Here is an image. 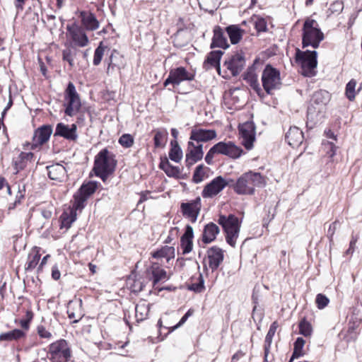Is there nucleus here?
Returning <instances> with one entry per match:
<instances>
[{
	"mask_svg": "<svg viewBox=\"0 0 362 362\" xmlns=\"http://www.w3.org/2000/svg\"><path fill=\"white\" fill-rule=\"evenodd\" d=\"M25 1L26 0H15V7L18 13L23 10Z\"/></svg>",
	"mask_w": 362,
	"mask_h": 362,
	"instance_id": "69168bd1",
	"label": "nucleus"
},
{
	"mask_svg": "<svg viewBox=\"0 0 362 362\" xmlns=\"http://www.w3.org/2000/svg\"><path fill=\"white\" fill-rule=\"evenodd\" d=\"M216 132L214 129H205L199 127H194L190 133V141L199 142H207L216 137Z\"/></svg>",
	"mask_w": 362,
	"mask_h": 362,
	"instance_id": "6ab92c4d",
	"label": "nucleus"
},
{
	"mask_svg": "<svg viewBox=\"0 0 362 362\" xmlns=\"http://www.w3.org/2000/svg\"><path fill=\"white\" fill-rule=\"evenodd\" d=\"M300 334L304 337H310L312 334L313 329L310 322L305 319L299 323Z\"/></svg>",
	"mask_w": 362,
	"mask_h": 362,
	"instance_id": "a18cd8bd",
	"label": "nucleus"
},
{
	"mask_svg": "<svg viewBox=\"0 0 362 362\" xmlns=\"http://www.w3.org/2000/svg\"><path fill=\"white\" fill-rule=\"evenodd\" d=\"M118 143L123 148H129L134 145V139L130 134H124L119 138Z\"/></svg>",
	"mask_w": 362,
	"mask_h": 362,
	"instance_id": "c03bdc74",
	"label": "nucleus"
},
{
	"mask_svg": "<svg viewBox=\"0 0 362 362\" xmlns=\"http://www.w3.org/2000/svg\"><path fill=\"white\" fill-rule=\"evenodd\" d=\"M357 82L355 79H351L346 85L345 95L350 101H354L356 98V87Z\"/></svg>",
	"mask_w": 362,
	"mask_h": 362,
	"instance_id": "a19ab883",
	"label": "nucleus"
},
{
	"mask_svg": "<svg viewBox=\"0 0 362 362\" xmlns=\"http://www.w3.org/2000/svg\"><path fill=\"white\" fill-rule=\"evenodd\" d=\"M194 78L193 74L187 71L185 67L180 66L170 71L168 78L164 81V86L172 84L175 87L179 86L182 81H192Z\"/></svg>",
	"mask_w": 362,
	"mask_h": 362,
	"instance_id": "9b49d317",
	"label": "nucleus"
},
{
	"mask_svg": "<svg viewBox=\"0 0 362 362\" xmlns=\"http://www.w3.org/2000/svg\"><path fill=\"white\" fill-rule=\"evenodd\" d=\"M168 132L166 130H155L153 138L154 146L156 148H163L165 146L167 141Z\"/></svg>",
	"mask_w": 362,
	"mask_h": 362,
	"instance_id": "c9c22d12",
	"label": "nucleus"
},
{
	"mask_svg": "<svg viewBox=\"0 0 362 362\" xmlns=\"http://www.w3.org/2000/svg\"><path fill=\"white\" fill-rule=\"evenodd\" d=\"M81 23L86 30H90V11H81L80 13Z\"/></svg>",
	"mask_w": 362,
	"mask_h": 362,
	"instance_id": "8fccbe9b",
	"label": "nucleus"
},
{
	"mask_svg": "<svg viewBox=\"0 0 362 362\" xmlns=\"http://www.w3.org/2000/svg\"><path fill=\"white\" fill-rule=\"evenodd\" d=\"M40 254L38 250H33L28 255V262L25 265L26 270H32L36 267L40 259Z\"/></svg>",
	"mask_w": 362,
	"mask_h": 362,
	"instance_id": "4c0bfd02",
	"label": "nucleus"
},
{
	"mask_svg": "<svg viewBox=\"0 0 362 362\" xmlns=\"http://www.w3.org/2000/svg\"><path fill=\"white\" fill-rule=\"evenodd\" d=\"M149 313L148 305L144 303H139L135 306V317L137 322L143 321Z\"/></svg>",
	"mask_w": 362,
	"mask_h": 362,
	"instance_id": "e433bc0d",
	"label": "nucleus"
},
{
	"mask_svg": "<svg viewBox=\"0 0 362 362\" xmlns=\"http://www.w3.org/2000/svg\"><path fill=\"white\" fill-rule=\"evenodd\" d=\"M305 340L302 337H298L294 343V348L292 357L289 362L295 358H299L303 355V346L305 345Z\"/></svg>",
	"mask_w": 362,
	"mask_h": 362,
	"instance_id": "58836bf2",
	"label": "nucleus"
},
{
	"mask_svg": "<svg viewBox=\"0 0 362 362\" xmlns=\"http://www.w3.org/2000/svg\"><path fill=\"white\" fill-rule=\"evenodd\" d=\"M67 313L69 319L73 320L74 322H78L81 317L80 303L70 301L67 306Z\"/></svg>",
	"mask_w": 362,
	"mask_h": 362,
	"instance_id": "7c9ffc66",
	"label": "nucleus"
},
{
	"mask_svg": "<svg viewBox=\"0 0 362 362\" xmlns=\"http://www.w3.org/2000/svg\"><path fill=\"white\" fill-rule=\"evenodd\" d=\"M180 209L185 217L189 218L192 223H195L201 209V199L197 197L189 202L182 203Z\"/></svg>",
	"mask_w": 362,
	"mask_h": 362,
	"instance_id": "2eb2a0df",
	"label": "nucleus"
},
{
	"mask_svg": "<svg viewBox=\"0 0 362 362\" xmlns=\"http://www.w3.org/2000/svg\"><path fill=\"white\" fill-rule=\"evenodd\" d=\"M217 222L222 226L226 233L227 243L235 247L240 228L238 218L233 214H229L228 216L220 215Z\"/></svg>",
	"mask_w": 362,
	"mask_h": 362,
	"instance_id": "39448f33",
	"label": "nucleus"
},
{
	"mask_svg": "<svg viewBox=\"0 0 362 362\" xmlns=\"http://www.w3.org/2000/svg\"><path fill=\"white\" fill-rule=\"evenodd\" d=\"M37 332L41 338L50 339L52 337V334L42 325L37 327Z\"/></svg>",
	"mask_w": 362,
	"mask_h": 362,
	"instance_id": "5fc2aeb1",
	"label": "nucleus"
},
{
	"mask_svg": "<svg viewBox=\"0 0 362 362\" xmlns=\"http://www.w3.org/2000/svg\"><path fill=\"white\" fill-rule=\"evenodd\" d=\"M337 224H338V222L337 221H334V222H333L332 223H331L329 225V227L328 230H327V236L329 238L330 240H332V238H333V236L334 235L335 230H336L337 227Z\"/></svg>",
	"mask_w": 362,
	"mask_h": 362,
	"instance_id": "680f3d73",
	"label": "nucleus"
},
{
	"mask_svg": "<svg viewBox=\"0 0 362 362\" xmlns=\"http://www.w3.org/2000/svg\"><path fill=\"white\" fill-rule=\"evenodd\" d=\"M77 212L70 207L66 209L59 217L60 228L69 229L71 224L76 220Z\"/></svg>",
	"mask_w": 362,
	"mask_h": 362,
	"instance_id": "c85d7f7f",
	"label": "nucleus"
},
{
	"mask_svg": "<svg viewBox=\"0 0 362 362\" xmlns=\"http://www.w3.org/2000/svg\"><path fill=\"white\" fill-rule=\"evenodd\" d=\"M228 185V182L222 176H218L204 187L202 195L204 198H212L221 192Z\"/></svg>",
	"mask_w": 362,
	"mask_h": 362,
	"instance_id": "f8f14e48",
	"label": "nucleus"
},
{
	"mask_svg": "<svg viewBox=\"0 0 362 362\" xmlns=\"http://www.w3.org/2000/svg\"><path fill=\"white\" fill-rule=\"evenodd\" d=\"M286 141L293 148L298 147L303 142V132L297 127H291L286 134Z\"/></svg>",
	"mask_w": 362,
	"mask_h": 362,
	"instance_id": "4be33fe9",
	"label": "nucleus"
},
{
	"mask_svg": "<svg viewBox=\"0 0 362 362\" xmlns=\"http://www.w3.org/2000/svg\"><path fill=\"white\" fill-rule=\"evenodd\" d=\"M160 168L162 169L168 176H178L180 173L178 167L173 166L168 161L167 158L161 159L160 163Z\"/></svg>",
	"mask_w": 362,
	"mask_h": 362,
	"instance_id": "f704fd0d",
	"label": "nucleus"
},
{
	"mask_svg": "<svg viewBox=\"0 0 362 362\" xmlns=\"http://www.w3.org/2000/svg\"><path fill=\"white\" fill-rule=\"evenodd\" d=\"M154 258H166L168 261L175 257V248L170 246H164L152 254Z\"/></svg>",
	"mask_w": 362,
	"mask_h": 362,
	"instance_id": "473e14b6",
	"label": "nucleus"
},
{
	"mask_svg": "<svg viewBox=\"0 0 362 362\" xmlns=\"http://www.w3.org/2000/svg\"><path fill=\"white\" fill-rule=\"evenodd\" d=\"M62 136L68 140H75L77 137L76 126L72 124L69 127L68 124L64 123H58L56 126L54 136Z\"/></svg>",
	"mask_w": 362,
	"mask_h": 362,
	"instance_id": "412c9836",
	"label": "nucleus"
},
{
	"mask_svg": "<svg viewBox=\"0 0 362 362\" xmlns=\"http://www.w3.org/2000/svg\"><path fill=\"white\" fill-rule=\"evenodd\" d=\"M210 47L211 48L219 47L223 49L229 47V44L224 34V31L218 25L215 26L214 28V35Z\"/></svg>",
	"mask_w": 362,
	"mask_h": 362,
	"instance_id": "5701e85b",
	"label": "nucleus"
},
{
	"mask_svg": "<svg viewBox=\"0 0 362 362\" xmlns=\"http://www.w3.org/2000/svg\"><path fill=\"white\" fill-rule=\"evenodd\" d=\"M255 26L258 32H264L267 30V22L264 18H257L255 21Z\"/></svg>",
	"mask_w": 362,
	"mask_h": 362,
	"instance_id": "6e6d98bb",
	"label": "nucleus"
},
{
	"mask_svg": "<svg viewBox=\"0 0 362 362\" xmlns=\"http://www.w3.org/2000/svg\"><path fill=\"white\" fill-rule=\"evenodd\" d=\"M218 154H223L232 158H238L243 153V151L235 146L233 142L220 141L215 144Z\"/></svg>",
	"mask_w": 362,
	"mask_h": 362,
	"instance_id": "f3484780",
	"label": "nucleus"
},
{
	"mask_svg": "<svg viewBox=\"0 0 362 362\" xmlns=\"http://www.w3.org/2000/svg\"><path fill=\"white\" fill-rule=\"evenodd\" d=\"M208 266L212 272L216 271L224 259L223 250L217 246H213L206 252Z\"/></svg>",
	"mask_w": 362,
	"mask_h": 362,
	"instance_id": "a211bd4d",
	"label": "nucleus"
},
{
	"mask_svg": "<svg viewBox=\"0 0 362 362\" xmlns=\"http://www.w3.org/2000/svg\"><path fill=\"white\" fill-rule=\"evenodd\" d=\"M203 145L197 144L192 141L188 142L187 149L186 151L185 164L187 168H190L197 162L201 160L204 156L202 150Z\"/></svg>",
	"mask_w": 362,
	"mask_h": 362,
	"instance_id": "4468645a",
	"label": "nucleus"
},
{
	"mask_svg": "<svg viewBox=\"0 0 362 362\" xmlns=\"http://www.w3.org/2000/svg\"><path fill=\"white\" fill-rule=\"evenodd\" d=\"M25 336V333L19 329H15L12 331L1 333L0 334V341H13L20 339Z\"/></svg>",
	"mask_w": 362,
	"mask_h": 362,
	"instance_id": "72a5a7b5",
	"label": "nucleus"
},
{
	"mask_svg": "<svg viewBox=\"0 0 362 362\" xmlns=\"http://www.w3.org/2000/svg\"><path fill=\"white\" fill-rule=\"evenodd\" d=\"M171 148L169 151V158L171 160L179 163L182 158V151L177 140H172Z\"/></svg>",
	"mask_w": 362,
	"mask_h": 362,
	"instance_id": "2f4dec72",
	"label": "nucleus"
},
{
	"mask_svg": "<svg viewBox=\"0 0 362 362\" xmlns=\"http://www.w3.org/2000/svg\"><path fill=\"white\" fill-rule=\"evenodd\" d=\"M243 79L249 83L250 87L259 96H264V93L259 86L257 75L256 74L253 66H250L247 69V71L244 74Z\"/></svg>",
	"mask_w": 362,
	"mask_h": 362,
	"instance_id": "b1692460",
	"label": "nucleus"
},
{
	"mask_svg": "<svg viewBox=\"0 0 362 362\" xmlns=\"http://www.w3.org/2000/svg\"><path fill=\"white\" fill-rule=\"evenodd\" d=\"M148 275L152 276L153 284L156 285L159 281H165L168 280L167 272L158 263H153L147 269Z\"/></svg>",
	"mask_w": 362,
	"mask_h": 362,
	"instance_id": "bb28decb",
	"label": "nucleus"
},
{
	"mask_svg": "<svg viewBox=\"0 0 362 362\" xmlns=\"http://www.w3.org/2000/svg\"><path fill=\"white\" fill-rule=\"evenodd\" d=\"M187 319H188V317L186 315H184L182 317V318L180 319V320L179 321V322L177 325H175V326H173V327H172L170 328V332H173L175 329H176L178 327H180V326H182L187 321Z\"/></svg>",
	"mask_w": 362,
	"mask_h": 362,
	"instance_id": "338daca9",
	"label": "nucleus"
},
{
	"mask_svg": "<svg viewBox=\"0 0 362 362\" xmlns=\"http://www.w3.org/2000/svg\"><path fill=\"white\" fill-rule=\"evenodd\" d=\"M226 30L233 45H235L240 42L244 33V30L238 25H229L226 28Z\"/></svg>",
	"mask_w": 362,
	"mask_h": 362,
	"instance_id": "c756f323",
	"label": "nucleus"
},
{
	"mask_svg": "<svg viewBox=\"0 0 362 362\" xmlns=\"http://www.w3.org/2000/svg\"><path fill=\"white\" fill-rule=\"evenodd\" d=\"M325 145L329 149L327 152V155L332 158L336 154L337 146L332 142H327Z\"/></svg>",
	"mask_w": 362,
	"mask_h": 362,
	"instance_id": "052dcab7",
	"label": "nucleus"
},
{
	"mask_svg": "<svg viewBox=\"0 0 362 362\" xmlns=\"http://www.w3.org/2000/svg\"><path fill=\"white\" fill-rule=\"evenodd\" d=\"M317 52L316 51H301L296 49L295 62L300 66V73L306 77H313L317 74Z\"/></svg>",
	"mask_w": 362,
	"mask_h": 362,
	"instance_id": "7ed1b4c3",
	"label": "nucleus"
},
{
	"mask_svg": "<svg viewBox=\"0 0 362 362\" xmlns=\"http://www.w3.org/2000/svg\"><path fill=\"white\" fill-rule=\"evenodd\" d=\"M208 170L209 168L205 167L203 164L197 166L193 174V181L195 183H199L203 181L204 177L206 176V171Z\"/></svg>",
	"mask_w": 362,
	"mask_h": 362,
	"instance_id": "ea45409f",
	"label": "nucleus"
},
{
	"mask_svg": "<svg viewBox=\"0 0 362 362\" xmlns=\"http://www.w3.org/2000/svg\"><path fill=\"white\" fill-rule=\"evenodd\" d=\"M62 58L64 61L68 62L70 65H72V62H73L74 59H73V57H72L71 50L70 49L68 48V49L63 50Z\"/></svg>",
	"mask_w": 362,
	"mask_h": 362,
	"instance_id": "bf43d9fd",
	"label": "nucleus"
},
{
	"mask_svg": "<svg viewBox=\"0 0 362 362\" xmlns=\"http://www.w3.org/2000/svg\"><path fill=\"white\" fill-rule=\"evenodd\" d=\"M49 179L57 182H63L66 177V170L64 165L55 163L47 167Z\"/></svg>",
	"mask_w": 362,
	"mask_h": 362,
	"instance_id": "393cba45",
	"label": "nucleus"
},
{
	"mask_svg": "<svg viewBox=\"0 0 362 362\" xmlns=\"http://www.w3.org/2000/svg\"><path fill=\"white\" fill-rule=\"evenodd\" d=\"M216 153L217 151L214 145L209 149V151H208L205 156V161L206 162V163H208L209 165L212 164L214 156Z\"/></svg>",
	"mask_w": 362,
	"mask_h": 362,
	"instance_id": "4d7b16f0",
	"label": "nucleus"
},
{
	"mask_svg": "<svg viewBox=\"0 0 362 362\" xmlns=\"http://www.w3.org/2000/svg\"><path fill=\"white\" fill-rule=\"evenodd\" d=\"M317 26V23L313 19L305 21L302 33L303 48L311 46L316 49L324 40V34Z\"/></svg>",
	"mask_w": 362,
	"mask_h": 362,
	"instance_id": "20e7f679",
	"label": "nucleus"
},
{
	"mask_svg": "<svg viewBox=\"0 0 362 362\" xmlns=\"http://www.w3.org/2000/svg\"><path fill=\"white\" fill-rule=\"evenodd\" d=\"M181 248L184 255L189 253L193 248V242L191 240L181 239Z\"/></svg>",
	"mask_w": 362,
	"mask_h": 362,
	"instance_id": "3c124183",
	"label": "nucleus"
},
{
	"mask_svg": "<svg viewBox=\"0 0 362 362\" xmlns=\"http://www.w3.org/2000/svg\"><path fill=\"white\" fill-rule=\"evenodd\" d=\"M33 317V314L31 311L28 310L26 312V319L21 320L20 325L21 327L25 330H28L30 327V322Z\"/></svg>",
	"mask_w": 362,
	"mask_h": 362,
	"instance_id": "603ef678",
	"label": "nucleus"
},
{
	"mask_svg": "<svg viewBox=\"0 0 362 362\" xmlns=\"http://www.w3.org/2000/svg\"><path fill=\"white\" fill-rule=\"evenodd\" d=\"M193 238H194L193 228L191 226L187 225L186 228H185V231L184 234L182 235V236L181 237V239L192 240Z\"/></svg>",
	"mask_w": 362,
	"mask_h": 362,
	"instance_id": "13d9d810",
	"label": "nucleus"
},
{
	"mask_svg": "<svg viewBox=\"0 0 362 362\" xmlns=\"http://www.w3.org/2000/svg\"><path fill=\"white\" fill-rule=\"evenodd\" d=\"M66 29L74 45L81 47L88 45V37L83 28L74 23L71 25H68Z\"/></svg>",
	"mask_w": 362,
	"mask_h": 362,
	"instance_id": "dca6fc26",
	"label": "nucleus"
},
{
	"mask_svg": "<svg viewBox=\"0 0 362 362\" xmlns=\"http://www.w3.org/2000/svg\"><path fill=\"white\" fill-rule=\"evenodd\" d=\"M315 303L319 309H323L328 305L329 300L325 295L319 293L316 296Z\"/></svg>",
	"mask_w": 362,
	"mask_h": 362,
	"instance_id": "09e8293b",
	"label": "nucleus"
},
{
	"mask_svg": "<svg viewBox=\"0 0 362 362\" xmlns=\"http://www.w3.org/2000/svg\"><path fill=\"white\" fill-rule=\"evenodd\" d=\"M277 327H278V325L276 322H273L271 325L269 329V331L266 335V337H265L264 346H267V347H269V348L271 347L272 339H273V337L276 331Z\"/></svg>",
	"mask_w": 362,
	"mask_h": 362,
	"instance_id": "49530a36",
	"label": "nucleus"
},
{
	"mask_svg": "<svg viewBox=\"0 0 362 362\" xmlns=\"http://www.w3.org/2000/svg\"><path fill=\"white\" fill-rule=\"evenodd\" d=\"M116 165L117 160L115 158V155L107 148H103L95 156L92 170L94 171L96 176L105 182L115 171Z\"/></svg>",
	"mask_w": 362,
	"mask_h": 362,
	"instance_id": "f03ea898",
	"label": "nucleus"
},
{
	"mask_svg": "<svg viewBox=\"0 0 362 362\" xmlns=\"http://www.w3.org/2000/svg\"><path fill=\"white\" fill-rule=\"evenodd\" d=\"M329 93L322 90L316 91L313 95V100L316 104L325 105L329 101Z\"/></svg>",
	"mask_w": 362,
	"mask_h": 362,
	"instance_id": "79ce46f5",
	"label": "nucleus"
},
{
	"mask_svg": "<svg viewBox=\"0 0 362 362\" xmlns=\"http://www.w3.org/2000/svg\"><path fill=\"white\" fill-rule=\"evenodd\" d=\"M52 133L51 125H43L37 129L33 137V145L35 146H41L46 143Z\"/></svg>",
	"mask_w": 362,
	"mask_h": 362,
	"instance_id": "aec40b11",
	"label": "nucleus"
},
{
	"mask_svg": "<svg viewBox=\"0 0 362 362\" xmlns=\"http://www.w3.org/2000/svg\"><path fill=\"white\" fill-rule=\"evenodd\" d=\"M223 54V52L221 50L211 51L207 56L204 62V67L206 69L214 67L217 69L218 74H221L220 60Z\"/></svg>",
	"mask_w": 362,
	"mask_h": 362,
	"instance_id": "a878e982",
	"label": "nucleus"
},
{
	"mask_svg": "<svg viewBox=\"0 0 362 362\" xmlns=\"http://www.w3.org/2000/svg\"><path fill=\"white\" fill-rule=\"evenodd\" d=\"M60 276H61L60 272L58 269L57 267H53L52 269V277L54 280H58V279H59Z\"/></svg>",
	"mask_w": 362,
	"mask_h": 362,
	"instance_id": "774afa93",
	"label": "nucleus"
},
{
	"mask_svg": "<svg viewBox=\"0 0 362 362\" xmlns=\"http://www.w3.org/2000/svg\"><path fill=\"white\" fill-rule=\"evenodd\" d=\"M245 64V54L240 51L228 56L223 63V66L226 68L232 76H237L243 70Z\"/></svg>",
	"mask_w": 362,
	"mask_h": 362,
	"instance_id": "1a4fd4ad",
	"label": "nucleus"
},
{
	"mask_svg": "<svg viewBox=\"0 0 362 362\" xmlns=\"http://www.w3.org/2000/svg\"><path fill=\"white\" fill-rule=\"evenodd\" d=\"M105 47L103 46V42H100V45L95 49L93 57V64L98 65L104 54Z\"/></svg>",
	"mask_w": 362,
	"mask_h": 362,
	"instance_id": "de8ad7c7",
	"label": "nucleus"
},
{
	"mask_svg": "<svg viewBox=\"0 0 362 362\" xmlns=\"http://www.w3.org/2000/svg\"><path fill=\"white\" fill-rule=\"evenodd\" d=\"M65 100L66 102L65 114L69 116L74 115L79 110L81 101L76 88L71 82L69 83L65 90Z\"/></svg>",
	"mask_w": 362,
	"mask_h": 362,
	"instance_id": "9d476101",
	"label": "nucleus"
},
{
	"mask_svg": "<svg viewBox=\"0 0 362 362\" xmlns=\"http://www.w3.org/2000/svg\"><path fill=\"white\" fill-rule=\"evenodd\" d=\"M262 83L265 92L271 95L274 90L279 89L281 85L280 72L272 65L267 64L262 74Z\"/></svg>",
	"mask_w": 362,
	"mask_h": 362,
	"instance_id": "423d86ee",
	"label": "nucleus"
},
{
	"mask_svg": "<svg viewBox=\"0 0 362 362\" xmlns=\"http://www.w3.org/2000/svg\"><path fill=\"white\" fill-rule=\"evenodd\" d=\"M90 197V180L84 182L80 188L74 193L69 207L76 212L80 213L87 205L88 200Z\"/></svg>",
	"mask_w": 362,
	"mask_h": 362,
	"instance_id": "6e6552de",
	"label": "nucleus"
},
{
	"mask_svg": "<svg viewBox=\"0 0 362 362\" xmlns=\"http://www.w3.org/2000/svg\"><path fill=\"white\" fill-rule=\"evenodd\" d=\"M188 289L196 293H202L204 290V280L202 274H199L197 281L192 283L188 286Z\"/></svg>",
	"mask_w": 362,
	"mask_h": 362,
	"instance_id": "37998d69",
	"label": "nucleus"
},
{
	"mask_svg": "<svg viewBox=\"0 0 362 362\" xmlns=\"http://www.w3.org/2000/svg\"><path fill=\"white\" fill-rule=\"evenodd\" d=\"M267 182L264 176L259 173L249 171L243 173L233 185L235 193L240 195H252L255 187H263Z\"/></svg>",
	"mask_w": 362,
	"mask_h": 362,
	"instance_id": "f257e3e1",
	"label": "nucleus"
},
{
	"mask_svg": "<svg viewBox=\"0 0 362 362\" xmlns=\"http://www.w3.org/2000/svg\"><path fill=\"white\" fill-rule=\"evenodd\" d=\"M220 229L219 227L214 223L211 222L207 223L203 230L202 233V241L205 244H209L213 242L216 235L219 233Z\"/></svg>",
	"mask_w": 362,
	"mask_h": 362,
	"instance_id": "cd10ccee",
	"label": "nucleus"
},
{
	"mask_svg": "<svg viewBox=\"0 0 362 362\" xmlns=\"http://www.w3.org/2000/svg\"><path fill=\"white\" fill-rule=\"evenodd\" d=\"M34 154L31 152H21L18 156L20 160H23L24 161L31 160L33 157Z\"/></svg>",
	"mask_w": 362,
	"mask_h": 362,
	"instance_id": "0e129e2a",
	"label": "nucleus"
},
{
	"mask_svg": "<svg viewBox=\"0 0 362 362\" xmlns=\"http://www.w3.org/2000/svg\"><path fill=\"white\" fill-rule=\"evenodd\" d=\"M343 8H344V4H343V1H340V0H337V1H334L330 5V7H329V10L332 13H339L343 11Z\"/></svg>",
	"mask_w": 362,
	"mask_h": 362,
	"instance_id": "864d4df0",
	"label": "nucleus"
},
{
	"mask_svg": "<svg viewBox=\"0 0 362 362\" xmlns=\"http://www.w3.org/2000/svg\"><path fill=\"white\" fill-rule=\"evenodd\" d=\"M15 169L16 170V173L25 167L26 164L23 160H20L18 158L14 161Z\"/></svg>",
	"mask_w": 362,
	"mask_h": 362,
	"instance_id": "e2e57ef3",
	"label": "nucleus"
},
{
	"mask_svg": "<svg viewBox=\"0 0 362 362\" xmlns=\"http://www.w3.org/2000/svg\"><path fill=\"white\" fill-rule=\"evenodd\" d=\"M240 134L243 139L242 144L247 150L253 147L255 140V127L252 122H247L239 126Z\"/></svg>",
	"mask_w": 362,
	"mask_h": 362,
	"instance_id": "ddd939ff",
	"label": "nucleus"
},
{
	"mask_svg": "<svg viewBox=\"0 0 362 362\" xmlns=\"http://www.w3.org/2000/svg\"><path fill=\"white\" fill-rule=\"evenodd\" d=\"M48 355L51 362H67L71 358V350L65 339H59L49 346Z\"/></svg>",
	"mask_w": 362,
	"mask_h": 362,
	"instance_id": "0eeeda50",
	"label": "nucleus"
}]
</instances>
